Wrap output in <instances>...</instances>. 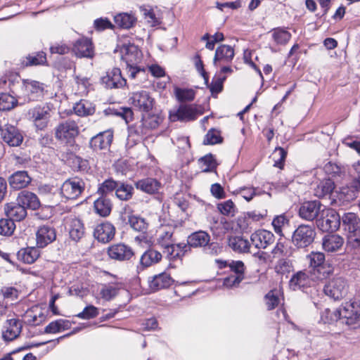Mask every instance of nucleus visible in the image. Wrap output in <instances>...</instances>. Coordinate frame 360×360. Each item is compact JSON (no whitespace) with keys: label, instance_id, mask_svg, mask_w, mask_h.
Here are the masks:
<instances>
[{"label":"nucleus","instance_id":"f257e3e1","mask_svg":"<svg viewBox=\"0 0 360 360\" xmlns=\"http://www.w3.org/2000/svg\"><path fill=\"white\" fill-rule=\"evenodd\" d=\"M122 59L125 62L129 77L135 79L143 75L146 69L141 63L142 53L138 46L132 44H124L121 48Z\"/></svg>","mask_w":360,"mask_h":360},{"label":"nucleus","instance_id":"f03ea898","mask_svg":"<svg viewBox=\"0 0 360 360\" xmlns=\"http://www.w3.org/2000/svg\"><path fill=\"white\" fill-rule=\"evenodd\" d=\"M160 121V117L156 115L143 117L140 124L136 126L134 130L130 129L127 146L129 145L131 140L134 143L139 141L143 136L148 134L150 129H156L159 126Z\"/></svg>","mask_w":360,"mask_h":360},{"label":"nucleus","instance_id":"7ed1b4c3","mask_svg":"<svg viewBox=\"0 0 360 360\" xmlns=\"http://www.w3.org/2000/svg\"><path fill=\"white\" fill-rule=\"evenodd\" d=\"M51 112L52 110L48 105H37L28 110L27 116L37 129L44 130L48 127Z\"/></svg>","mask_w":360,"mask_h":360},{"label":"nucleus","instance_id":"20e7f679","mask_svg":"<svg viewBox=\"0 0 360 360\" xmlns=\"http://www.w3.org/2000/svg\"><path fill=\"white\" fill-rule=\"evenodd\" d=\"M341 217L333 209L323 207L316 219L317 227L323 232L335 231L340 226Z\"/></svg>","mask_w":360,"mask_h":360},{"label":"nucleus","instance_id":"39448f33","mask_svg":"<svg viewBox=\"0 0 360 360\" xmlns=\"http://www.w3.org/2000/svg\"><path fill=\"white\" fill-rule=\"evenodd\" d=\"M348 289L347 281L342 276H336L329 280L324 285L323 292L330 298L340 300L346 297Z\"/></svg>","mask_w":360,"mask_h":360},{"label":"nucleus","instance_id":"423d86ee","mask_svg":"<svg viewBox=\"0 0 360 360\" xmlns=\"http://www.w3.org/2000/svg\"><path fill=\"white\" fill-rule=\"evenodd\" d=\"M44 85L32 79H22L21 94L18 98H23L24 102L39 101L44 96Z\"/></svg>","mask_w":360,"mask_h":360},{"label":"nucleus","instance_id":"0eeeda50","mask_svg":"<svg viewBox=\"0 0 360 360\" xmlns=\"http://www.w3.org/2000/svg\"><path fill=\"white\" fill-rule=\"evenodd\" d=\"M334 321L346 319V323L352 325L360 319V304L356 302H346L334 312Z\"/></svg>","mask_w":360,"mask_h":360},{"label":"nucleus","instance_id":"6e6552de","mask_svg":"<svg viewBox=\"0 0 360 360\" xmlns=\"http://www.w3.org/2000/svg\"><path fill=\"white\" fill-rule=\"evenodd\" d=\"M315 236V231L311 226L302 224L293 232L292 241L299 248H306L312 243Z\"/></svg>","mask_w":360,"mask_h":360},{"label":"nucleus","instance_id":"1a4fd4ad","mask_svg":"<svg viewBox=\"0 0 360 360\" xmlns=\"http://www.w3.org/2000/svg\"><path fill=\"white\" fill-rule=\"evenodd\" d=\"M84 181L79 177H72L63 182L60 187L62 196L68 200L77 199L84 191Z\"/></svg>","mask_w":360,"mask_h":360},{"label":"nucleus","instance_id":"9d476101","mask_svg":"<svg viewBox=\"0 0 360 360\" xmlns=\"http://www.w3.org/2000/svg\"><path fill=\"white\" fill-rule=\"evenodd\" d=\"M360 193V181H352L349 184L342 186L336 191L335 198L333 200L341 205L347 204L355 200Z\"/></svg>","mask_w":360,"mask_h":360},{"label":"nucleus","instance_id":"9b49d317","mask_svg":"<svg viewBox=\"0 0 360 360\" xmlns=\"http://www.w3.org/2000/svg\"><path fill=\"white\" fill-rule=\"evenodd\" d=\"M202 114V112L195 105L182 104L174 112L170 113V119L172 121L189 122L195 120Z\"/></svg>","mask_w":360,"mask_h":360},{"label":"nucleus","instance_id":"f8f14e48","mask_svg":"<svg viewBox=\"0 0 360 360\" xmlns=\"http://www.w3.org/2000/svg\"><path fill=\"white\" fill-rule=\"evenodd\" d=\"M130 101L133 107L141 112H148L154 105V98L150 96L149 92L143 90L134 92Z\"/></svg>","mask_w":360,"mask_h":360},{"label":"nucleus","instance_id":"ddd939ff","mask_svg":"<svg viewBox=\"0 0 360 360\" xmlns=\"http://www.w3.org/2000/svg\"><path fill=\"white\" fill-rule=\"evenodd\" d=\"M79 127L76 122L68 120L59 124L56 128L55 136L57 139L69 141L79 134Z\"/></svg>","mask_w":360,"mask_h":360},{"label":"nucleus","instance_id":"4468645a","mask_svg":"<svg viewBox=\"0 0 360 360\" xmlns=\"http://www.w3.org/2000/svg\"><path fill=\"white\" fill-rule=\"evenodd\" d=\"M22 321L18 319H7L2 326L1 336L4 341L10 342L18 338L22 331Z\"/></svg>","mask_w":360,"mask_h":360},{"label":"nucleus","instance_id":"2eb2a0df","mask_svg":"<svg viewBox=\"0 0 360 360\" xmlns=\"http://www.w3.org/2000/svg\"><path fill=\"white\" fill-rule=\"evenodd\" d=\"M323 207L318 200L305 202L299 209V215L303 219L313 221L319 218Z\"/></svg>","mask_w":360,"mask_h":360},{"label":"nucleus","instance_id":"dca6fc26","mask_svg":"<svg viewBox=\"0 0 360 360\" xmlns=\"http://www.w3.org/2000/svg\"><path fill=\"white\" fill-rule=\"evenodd\" d=\"M101 80V83L108 89L122 88L127 84L126 79L122 76L120 69L117 68L108 71Z\"/></svg>","mask_w":360,"mask_h":360},{"label":"nucleus","instance_id":"f3484780","mask_svg":"<svg viewBox=\"0 0 360 360\" xmlns=\"http://www.w3.org/2000/svg\"><path fill=\"white\" fill-rule=\"evenodd\" d=\"M274 233L265 229H259L250 236L252 243L258 249L266 248L274 242Z\"/></svg>","mask_w":360,"mask_h":360},{"label":"nucleus","instance_id":"a211bd4d","mask_svg":"<svg viewBox=\"0 0 360 360\" xmlns=\"http://www.w3.org/2000/svg\"><path fill=\"white\" fill-rule=\"evenodd\" d=\"M72 51L79 58H92L94 56V49L92 42L88 38H81L73 44Z\"/></svg>","mask_w":360,"mask_h":360},{"label":"nucleus","instance_id":"6ab92c4d","mask_svg":"<svg viewBox=\"0 0 360 360\" xmlns=\"http://www.w3.org/2000/svg\"><path fill=\"white\" fill-rule=\"evenodd\" d=\"M56 238V232L54 228L44 225L40 226L36 233L37 245L43 248L51 243Z\"/></svg>","mask_w":360,"mask_h":360},{"label":"nucleus","instance_id":"aec40b11","mask_svg":"<svg viewBox=\"0 0 360 360\" xmlns=\"http://www.w3.org/2000/svg\"><path fill=\"white\" fill-rule=\"evenodd\" d=\"M108 254L111 259L125 261L131 259L134 253L129 246L123 243H117L108 248Z\"/></svg>","mask_w":360,"mask_h":360},{"label":"nucleus","instance_id":"412c9836","mask_svg":"<svg viewBox=\"0 0 360 360\" xmlns=\"http://www.w3.org/2000/svg\"><path fill=\"white\" fill-rule=\"evenodd\" d=\"M4 213L7 217L13 221H20L27 216V211L24 205L19 202H11L4 205Z\"/></svg>","mask_w":360,"mask_h":360},{"label":"nucleus","instance_id":"4be33fe9","mask_svg":"<svg viewBox=\"0 0 360 360\" xmlns=\"http://www.w3.org/2000/svg\"><path fill=\"white\" fill-rule=\"evenodd\" d=\"M3 140L11 146H18L22 141V136L14 126L6 124L1 129Z\"/></svg>","mask_w":360,"mask_h":360},{"label":"nucleus","instance_id":"5701e85b","mask_svg":"<svg viewBox=\"0 0 360 360\" xmlns=\"http://www.w3.org/2000/svg\"><path fill=\"white\" fill-rule=\"evenodd\" d=\"M115 233V228L109 222L97 225L94 231L95 238L103 243L111 240L114 238Z\"/></svg>","mask_w":360,"mask_h":360},{"label":"nucleus","instance_id":"b1692460","mask_svg":"<svg viewBox=\"0 0 360 360\" xmlns=\"http://www.w3.org/2000/svg\"><path fill=\"white\" fill-rule=\"evenodd\" d=\"M234 57V50L229 45H221L215 51L213 64L214 66H221L224 63H229Z\"/></svg>","mask_w":360,"mask_h":360},{"label":"nucleus","instance_id":"393cba45","mask_svg":"<svg viewBox=\"0 0 360 360\" xmlns=\"http://www.w3.org/2000/svg\"><path fill=\"white\" fill-rule=\"evenodd\" d=\"M173 283L174 280L170 275L165 272L155 275L148 280L149 287L153 291L167 288Z\"/></svg>","mask_w":360,"mask_h":360},{"label":"nucleus","instance_id":"a878e982","mask_svg":"<svg viewBox=\"0 0 360 360\" xmlns=\"http://www.w3.org/2000/svg\"><path fill=\"white\" fill-rule=\"evenodd\" d=\"M344 243V238L338 234L325 236L322 240L323 248L328 252L338 251L342 248Z\"/></svg>","mask_w":360,"mask_h":360},{"label":"nucleus","instance_id":"bb28decb","mask_svg":"<svg viewBox=\"0 0 360 360\" xmlns=\"http://www.w3.org/2000/svg\"><path fill=\"white\" fill-rule=\"evenodd\" d=\"M333 272L334 266L333 264L325 261L314 269L311 270L309 276L313 281H321L328 278L333 274Z\"/></svg>","mask_w":360,"mask_h":360},{"label":"nucleus","instance_id":"cd10ccee","mask_svg":"<svg viewBox=\"0 0 360 360\" xmlns=\"http://www.w3.org/2000/svg\"><path fill=\"white\" fill-rule=\"evenodd\" d=\"M46 318L44 313L37 306L27 310L24 314L25 322L30 326H39L45 321Z\"/></svg>","mask_w":360,"mask_h":360},{"label":"nucleus","instance_id":"c85d7f7f","mask_svg":"<svg viewBox=\"0 0 360 360\" xmlns=\"http://www.w3.org/2000/svg\"><path fill=\"white\" fill-rule=\"evenodd\" d=\"M112 141V134L109 131L100 133L91 138L90 147L94 150L107 149Z\"/></svg>","mask_w":360,"mask_h":360},{"label":"nucleus","instance_id":"c756f323","mask_svg":"<svg viewBox=\"0 0 360 360\" xmlns=\"http://www.w3.org/2000/svg\"><path fill=\"white\" fill-rule=\"evenodd\" d=\"M294 249L289 242L279 239L272 249L271 254L274 259L287 258L292 255Z\"/></svg>","mask_w":360,"mask_h":360},{"label":"nucleus","instance_id":"7c9ffc66","mask_svg":"<svg viewBox=\"0 0 360 360\" xmlns=\"http://www.w3.org/2000/svg\"><path fill=\"white\" fill-rule=\"evenodd\" d=\"M17 201L24 205V207L36 210L40 207L38 197L28 191H22L18 193Z\"/></svg>","mask_w":360,"mask_h":360},{"label":"nucleus","instance_id":"2f4dec72","mask_svg":"<svg viewBox=\"0 0 360 360\" xmlns=\"http://www.w3.org/2000/svg\"><path fill=\"white\" fill-rule=\"evenodd\" d=\"M30 181L31 178L25 171H18L9 177L10 186L15 190L25 188Z\"/></svg>","mask_w":360,"mask_h":360},{"label":"nucleus","instance_id":"473e14b6","mask_svg":"<svg viewBox=\"0 0 360 360\" xmlns=\"http://www.w3.org/2000/svg\"><path fill=\"white\" fill-rule=\"evenodd\" d=\"M66 226L72 240L78 241L84 236V228L80 219L77 218L69 219Z\"/></svg>","mask_w":360,"mask_h":360},{"label":"nucleus","instance_id":"72a5a7b5","mask_svg":"<svg viewBox=\"0 0 360 360\" xmlns=\"http://www.w3.org/2000/svg\"><path fill=\"white\" fill-rule=\"evenodd\" d=\"M135 186L144 193L153 194L159 191L161 184L155 179L146 178L137 181L135 183Z\"/></svg>","mask_w":360,"mask_h":360},{"label":"nucleus","instance_id":"f704fd0d","mask_svg":"<svg viewBox=\"0 0 360 360\" xmlns=\"http://www.w3.org/2000/svg\"><path fill=\"white\" fill-rule=\"evenodd\" d=\"M311 277L304 271H299L290 280V287L293 290H300L310 285Z\"/></svg>","mask_w":360,"mask_h":360},{"label":"nucleus","instance_id":"c9c22d12","mask_svg":"<svg viewBox=\"0 0 360 360\" xmlns=\"http://www.w3.org/2000/svg\"><path fill=\"white\" fill-rule=\"evenodd\" d=\"M114 21L117 27L129 30L136 25L137 18L133 13H120L114 17Z\"/></svg>","mask_w":360,"mask_h":360},{"label":"nucleus","instance_id":"e433bc0d","mask_svg":"<svg viewBox=\"0 0 360 360\" xmlns=\"http://www.w3.org/2000/svg\"><path fill=\"white\" fill-rule=\"evenodd\" d=\"M335 189V183L330 179H323L317 183L314 188V195L321 198L332 193Z\"/></svg>","mask_w":360,"mask_h":360},{"label":"nucleus","instance_id":"4c0bfd02","mask_svg":"<svg viewBox=\"0 0 360 360\" xmlns=\"http://www.w3.org/2000/svg\"><path fill=\"white\" fill-rule=\"evenodd\" d=\"M210 235L202 231H199L191 233L188 238V245L193 248H202L210 242Z\"/></svg>","mask_w":360,"mask_h":360},{"label":"nucleus","instance_id":"58836bf2","mask_svg":"<svg viewBox=\"0 0 360 360\" xmlns=\"http://www.w3.org/2000/svg\"><path fill=\"white\" fill-rule=\"evenodd\" d=\"M228 245L234 252L238 253L248 252L250 247L248 240L242 236L229 237L228 240Z\"/></svg>","mask_w":360,"mask_h":360},{"label":"nucleus","instance_id":"ea45409f","mask_svg":"<svg viewBox=\"0 0 360 360\" xmlns=\"http://www.w3.org/2000/svg\"><path fill=\"white\" fill-rule=\"evenodd\" d=\"M341 220L347 234L354 231L357 229H360V219L353 212L345 213L341 217Z\"/></svg>","mask_w":360,"mask_h":360},{"label":"nucleus","instance_id":"a19ab883","mask_svg":"<svg viewBox=\"0 0 360 360\" xmlns=\"http://www.w3.org/2000/svg\"><path fill=\"white\" fill-rule=\"evenodd\" d=\"M162 259L160 252L154 249L147 250L140 258V264L143 267H148L158 263Z\"/></svg>","mask_w":360,"mask_h":360},{"label":"nucleus","instance_id":"79ce46f5","mask_svg":"<svg viewBox=\"0 0 360 360\" xmlns=\"http://www.w3.org/2000/svg\"><path fill=\"white\" fill-rule=\"evenodd\" d=\"M39 250L34 247L22 248L18 252V258L26 264L34 263L39 257Z\"/></svg>","mask_w":360,"mask_h":360},{"label":"nucleus","instance_id":"37998d69","mask_svg":"<svg viewBox=\"0 0 360 360\" xmlns=\"http://www.w3.org/2000/svg\"><path fill=\"white\" fill-rule=\"evenodd\" d=\"M94 207L96 212L101 217L108 216L112 210L110 200L102 195L94 201Z\"/></svg>","mask_w":360,"mask_h":360},{"label":"nucleus","instance_id":"c03bdc74","mask_svg":"<svg viewBox=\"0 0 360 360\" xmlns=\"http://www.w3.org/2000/svg\"><path fill=\"white\" fill-rule=\"evenodd\" d=\"M5 84L8 86L11 91L15 94L18 97L21 94L22 80L18 74H10L6 77Z\"/></svg>","mask_w":360,"mask_h":360},{"label":"nucleus","instance_id":"a18cd8bd","mask_svg":"<svg viewBox=\"0 0 360 360\" xmlns=\"http://www.w3.org/2000/svg\"><path fill=\"white\" fill-rule=\"evenodd\" d=\"M187 245L184 243L173 242V244H170L169 246L165 249V252L167 253V257L170 259H174L184 256L187 250Z\"/></svg>","mask_w":360,"mask_h":360},{"label":"nucleus","instance_id":"49530a36","mask_svg":"<svg viewBox=\"0 0 360 360\" xmlns=\"http://www.w3.org/2000/svg\"><path fill=\"white\" fill-rule=\"evenodd\" d=\"M134 194V188L131 185L124 182H118L115 191L116 197L120 200L127 201L131 199Z\"/></svg>","mask_w":360,"mask_h":360},{"label":"nucleus","instance_id":"de8ad7c7","mask_svg":"<svg viewBox=\"0 0 360 360\" xmlns=\"http://www.w3.org/2000/svg\"><path fill=\"white\" fill-rule=\"evenodd\" d=\"M271 32V37L277 45H285L291 38V34L284 28H274Z\"/></svg>","mask_w":360,"mask_h":360},{"label":"nucleus","instance_id":"09e8293b","mask_svg":"<svg viewBox=\"0 0 360 360\" xmlns=\"http://www.w3.org/2000/svg\"><path fill=\"white\" fill-rule=\"evenodd\" d=\"M129 226L136 231L145 233L148 228V224L144 218L138 215L130 214L128 216Z\"/></svg>","mask_w":360,"mask_h":360},{"label":"nucleus","instance_id":"8fccbe9b","mask_svg":"<svg viewBox=\"0 0 360 360\" xmlns=\"http://www.w3.org/2000/svg\"><path fill=\"white\" fill-rule=\"evenodd\" d=\"M217 262L220 263V267H229L231 271L233 273V275L241 276L244 278L245 266L242 261H231L229 262L226 261L217 260Z\"/></svg>","mask_w":360,"mask_h":360},{"label":"nucleus","instance_id":"3c124183","mask_svg":"<svg viewBox=\"0 0 360 360\" xmlns=\"http://www.w3.org/2000/svg\"><path fill=\"white\" fill-rule=\"evenodd\" d=\"M157 242L158 244L164 249L169 246L170 244H173V242H176L175 240L173 238L172 229H162L159 232L157 238Z\"/></svg>","mask_w":360,"mask_h":360},{"label":"nucleus","instance_id":"603ef678","mask_svg":"<svg viewBox=\"0 0 360 360\" xmlns=\"http://www.w3.org/2000/svg\"><path fill=\"white\" fill-rule=\"evenodd\" d=\"M46 63V55L44 52L40 51L37 53L35 55H29L25 57L22 61V65L23 67L31 66V65H40Z\"/></svg>","mask_w":360,"mask_h":360},{"label":"nucleus","instance_id":"864d4df0","mask_svg":"<svg viewBox=\"0 0 360 360\" xmlns=\"http://www.w3.org/2000/svg\"><path fill=\"white\" fill-rule=\"evenodd\" d=\"M74 111L79 116H86L94 114L95 108L88 101L81 100L75 105Z\"/></svg>","mask_w":360,"mask_h":360},{"label":"nucleus","instance_id":"5fc2aeb1","mask_svg":"<svg viewBox=\"0 0 360 360\" xmlns=\"http://www.w3.org/2000/svg\"><path fill=\"white\" fill-rule=\"evenodd\" d=\"M306 260L309 264V273L311 270L323 264L326 260L324 253L321 252H311L306 256Z\"/></svg>","mask_w":360,"mask_h":360},{"label":"nucleus","instance_id":"6e6d98bb","mask_svg":"<svg viewBox=\"0 0 360 360\" xmlns=\"http://www.w3.org/2000/svg\"><path fill=\"white\" fill-rule=\"evenodd\" d=\"M174 94L176 99L181 102L192 101L195 96V92L192 89H184L176 86Z\"/></svg>","mask_w":360,"mask_h":360},{"label":"nucleus","instance_id":"4d7b16f0","mask_svg":"<svg viewBox=\"0 0 360 360\" xmlns=\"http://www.w3.org/2000/svg\"><path fill=\"white\" fill-rule=\"evenodd\" d=\"M265 304L269 310L276 307L281 302V292L277 290L269 291L264 297Z\"/></svg>","mask_w":360,"mask_h":360},{"label":"nucleus","instance_id":"13d9d810","mask_svg":"<svg viewBox=\"0 0 360 360\" xmlns=\"http://www.w3.org/2000/svg\"><path fill=\"white\" fill-rule=\"evenodd\" d=\"M18 103V99L8 94H0V111L10 110Z\"/></svg>","mask_w":360,"mask_h":360},{"label":"nucleus","instance_id":"bf43d9fd","mask_svg":"<svg viewBox=\"0 0 360 360\" xmlns=\"http://www.w3.org/2000/svg\"><path fill=\"white\" fill-rule=\"evenodd\" d=\"M200 167L203 172H212L217 167L212 155H206L199 160Z\"/></svg>","mask_w":360,"mask_h":360},{"label":"nucleus","instance_id":"052dcab7","mask_svg":"<svg viewBox=\"0 0 360 360\" xmlns=\"http://www.w3.org/2000/svg\"><path fill=\"white\" fill-rule=\"evenodd\" d=\"M119 181H115L112 179H108L104 181L99 186L98 193L102 196H105L112 193L113 191H116Z\"/></svg>","mask_w":360,"mask_h":360},{"label":"nucleus","instance_id":"680f3d73","mask_svg":"<svg viewBox=\"0 0 360 360\" xmlns=\"http://www.w3.org/2000/svg\"><path fill=\"white\" fill-rule=\"evenodd\" d=\"M257 188L252 186H244L239 187L235 191L234 193L241 195L247 201H250L255 195L259 193L257 192Z\"/></svg>","mask_w":360,"mask_h":360},{"label":"nucleus","instance_id":"e2e57ef3","mask_svg":"<svg viewBox=\"0 0 360 360\" xmlns=\"http://www.w3.org/2000/svg\"><path fill=\"white\" fill-rule=\"evenodd\" d=\"M119 288L115 285H105L100 291L101 297L110 301L118 294Z\"/></svg>","mask_w":360,"mask_h":360},{"label":"nucleus","instance_id":"0e129e2a","mask_svg":"<svg viewBox=\"0 0 360 360\" xmlns=\"http://www.w3.org/2000/svg\"><path fill=\"white\" fill-rule=\"evenodd\" d=\"M292 269L291 262L287 258L278 259L276 262L274 270L277 274H285L290 273Z\"/></svg>","mask_w":360,"mask_h":360},{"label":"nucleus","instance_id":"69168bd1","mask_svg":"<svg viewBox=\"0 0 360 360\" xmlns=\"http://www.w3.org/2000/svg\"><path fill=\"white\" fill-rule=\"evenodd\" d=\"M15 229L14 221L9 219H0V234L3 236H11Z\"/></svg>","mask_w":360,"mask_h":360},{"label":"nucleus","instance_id":"338daca9","mask_svg":"<svg viewBox=\"0 0 360 360\" xmlns=\"http://www.w3.org/2000/svg\"><path fill=\"white\" fill-rule=\"evenodd\" d=\"M347 236L348 248L354 250L360 249V228L347 233Z\"/></svg>","mask_w":360,"mask_h":360},{"label":"nucleus","instance_id":"774afa93","mask_svg":"<svg viewBox=\"0 0 360 360\" xmlns=\"http://www.w3.org/2000/svg\"><path fill=\"white\" fill-rule=\"evenodd\" d=\"M217 208L222 214L226 216H233L236 212V206L231 200L219 203Z\"/></svg>","mask_w":360,"mask_h":360}]
</instances>
